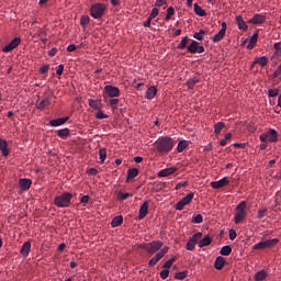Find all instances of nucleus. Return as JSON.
<instances>
[{
  "label": "nucleus",
  "mask_w": 281,
  "mask_h": 281,
  "mask_svg": "<svg viewBox=\"0 0 281 281\" xmlns=\"http://www.w3.org/2000/svg\"><path fill=\"white\" fill-rule=\"evenodd\" d=\"M175 147L173 138L169 136L161 137L156 143V149L161 154H168Z\"/></svg>",
  "instance_id": "f257e3e1"
},
{
  "label": "nucleus",
  "mask_w": 281,
  "mask_h": 281,
  "mask_svg": "<svg viewBox=\"0 0 281 281\" xmlns=\"http://www.w3.org/2000/svg\"><path fill=\"white\" fill-rule=\"evenodd\" d=\"M72 198V193L64 192L54 199V204L58 207H68L71 205Z\"/></svg>",
  "instance_id": "f03ea898"
},
{
  "label": "nucleus",
  "mask_w": 281,
  "mask_h": 281,
  "mask_svg": "<svg viewBox=\"0 0 281 281\" xmlns=\"http://www.w3.org/2000/svg\"><path fill=\"white\" fill-rule=\"evenodd\" d=\"M247 202L246 201H240L239 205L236 206L235 211V224H240L245 221L246 216H247Z\"/></svg>",
  "instance_id": "7ed1b4c3"
},
{
  "label": "nucleus",
  "mask_w": 281,
  "mask_h": 281,
  "mask_svg": "<svg viewBox=\"0 0 281 281\" xmlns=\"http://www.w3.org/2000/svg\"><path fill=\"white\" fill-rule=\"evenodd\" d=\"M105 11H106V5L104 3L98 2L91 5L90 15L93 19L98 20L104 16Z\"/></svg>",
  "instance_id": "20e7f679"
},
{
  "label": "nucleus",
  "mask_w": 281,
  "mask_h": 281,
  "mask_svg": "<svg viewBox=\"0 0 281 281\" xmlns=\"http://www.w3.org/2000/svg\"><path fill=\"white\" fill-rule=\"evenodd\" d=\"M162 246H164L162 241L154 240L151 243H147V244L140 245V248L145 249L147 251V254L154 255V254H156V251L161 249Z\"/></svg>",
  "instance_id": "39448f33"
},
{
  "label": "nucleus",
  "mask_w": 281,
  "mask_h": 281,
  "mask_svg": "<svg viewBox=\"0 0 281 281\" xmlns=\"http://www.w3.org/2000/svg\"><path fill=\"white\" fill-rule=\"evenodd\" d=\"M280 240L274 238V239H270V240H265V241H260L258 244H255L252 246L254 250H262V249H268V248H272L274 246L278 245Z\"/></svg>",
  "instance_id": "423d86ee"
},
{
  "label": "nucleus",
  "mask_w": 281,
  "mask_h": 281,
  "mask_svg": "<svg viewBox=\"0 0 281 281\" xmlns=\"http://www.w3.org/2000/svg\"><path fill=\"white\" fill-rule=\"evenodd\" d=\"M119 98L120 97V89L115 86L108 85L104 88V98Z\"/></svg>",
  "instance_id": "0eeeda50"
},
{
  "label": "nucleus",
  "mask_w": 281,
  "mask_h": 281,
  "mask_svg": "<svg viewBox=\"0 0 281 281\" xmlns=\"http://www.w3.org/2000/svg\"><path fill=\"white\" fill-rule=\"evenodd\" d=\"M193 198H194V193L193 192L188 193L187 196H184L183 199L178 201V203L176 205V210L177 211H182L186 205L191 203Z\"/></svg>",
  "instance_id": "6e6552de"
},
{
  "label": "nucleus",
  "mask_w": 281,
  "mask_h": 281,
  "mask_svg": "<svg viewBox=\"0 0 281 281\" xmlns=\"http://www.w3.org/2000/svg\"><path fill=\"white\" fill-rule=\"evenodd\" d=\"M226 32H227V23H226V22H223V23H222V29H221V31H218V32L215 34V36L212 38V41H213L214 43H218V42L223 41V38H224L225 35H226Z\"/></svg>",
  "instance_id": "1a4fd4ad"
},
{
  "label": "nucleus",
  "mask_w": 281,
  "mask_h": 281,
  "mask_svg": "<svg viewBox=\"0 0 281 281\" xmlns=\"http://www.w3.org/2000/svg\"><path fill=\"white\" fill-rule=\"evenodd\" d=\"M21 38L20 37H14L7 46L3 47L2 52L3 53H10L20 45Z\"/></svg>",
  "instance_id": "9d476101"
},
{
  "label": "nucleus",
  "mask_w": 281,
  "mask_h": 281,
  "mask_svg": "<svg viewBox=\"0 0 281 281\" xmlns=\"http://www.w3.org/2000/svg\"><path fill=\"white\" fill-rule=\"evenodd\" d=\"M149 213V202L148 201H145L143 203V205L139 207V211H138V220L142 221L144 218H146V216L148 215Z\"/></svg>",
  "instance_id": "9b49d317"
},
{
  "label": "nucleus",
  "mask_w": 281,
  "mask_h": 281,
  "mask_svg": "<svg viewBox=\"0 0 281 281\" xmlns=\"http://www.w3.org/2000/svg\"><path fill=\"white\" fill-rule=\"evenodd\" d=\"M226 186H229V180H228V178H223V179H221V180H217V181H212L211 182V187L213 188V189H221V188H224V187H226Z\"/></svg>",
  "instance_id": "f8f14e48"
},
{
  "label": "nucleus",
  "mask_w": 281,
  "mask_h": 281,
  "mask_svg": "<svg viewBox=\"0 0 281 281\" xmlns=\"http://www.w3.org/2000/svg\"><path fill=\"white\" fill-rule=\"evenodd\" d=\"M267 20V16L260 13H256L252 19L249 20L250 24L258 25L263 24Z\"/></svg>",
  "instance_id": "ddd939ff"
},
{
  "label": "nucleus",
  "mask_w": 281,
  "mask_h": 281,
  "mask_svg": "<svg viewBox=\"0 0 281 281\" xmlns=\"http://www.w3.org/2000/svg\"><path fill=\"white\" fill-rule=\"evenodd\" d=\"M8 140L4 138H0V151L2 153L3 157H8V155H10V149L8 148Z\"/></svg>",
  "instance_id": "4468645a"
},
{
  "label": "nucleus",
  "mask_w": 281,
  "mask_h": 281,
  "mask_svg": "<svg viewBox=\"0 0 281 281\" xmlns=\"http://www.w3.org/2000/svg\"><path fill=\"white\" fill-rule=\"evenodd\" d=\"M158 93V89L155 86H150L146 92H145V98L148 100H153Z\"/></svg>",
  "instance_id": "2eb2a0df"
},
{
  "label": "nucleus",
  "mask_w": 281,
  "mask_h": 281,
  "mask_svg": "<svg viewBox=\"0 0 281 281\" xmlns=\"http://www.w3.org/2000/svg\"><path fill=\"white\" fill-rule=\"evenodd\" d=\"M68 121H69V117H59V119H56V120H50L49 125L53 126V127H57V126L64 125Z\"/></svg>",
  "instance_id": "dca6fc26"
},
{
  "label": "nucleus",
  "mask_w": 281,
  "mask_h": 281,
  "mask_svg": "<svg viewBox=\"0 0 281 281\" xmlns=\"http://www.w3.org/2000/svg\"><path fill=\"white\" fill-rule=\"evenodd\" d=\"M236 24L238 25L239 30H243L244 32H247L248 25L245 22V19L243 15H236Z\"/></svg>",
  "instance_id": "f3484780"
},
{
  "label": "nucleus",
  "mask_w": 281,
  "mask_h": 281,
  "mask_svg": "<svg viewBox=\"0 0 281 281\" xmlns=\"http://www.w3.org/2000/svg\"><path fill=\"white\" fill-rule=\"evenodd\" d=\"M177 171V167H169L168 169H162L161 171L158 172V177L162 178V177H169L175 175V172Z\"/></svg>",
  "instance_id": "a211bd4d"
},
{
  "label": "nucleus",
  "mask_w": 281,
  "mask_h": 281,
  "mask_svg": "<svg viewBox=\"0 0 281 281\" xmlns=\"http://www.w3.org/2000/svg\"><path fill=\"white\" fill-rule=\"evenodd\" d=\"M259 33L255 32L251 38L249 40V44L246 46V49L251 50L258 43Z\"/></svg>",
  "instance_id": "6ab92c4d"
},
{
  "label": "nucleus",
  "mask_w": 281,
  "mask_h": 281,
  "mask_svg": "<svg viewBox=\"0 0 281 281\" xmlns=\"http://www.w3.org/2000/svg\"><path fill=\"white\" fill-rule=\"evenodd\" d=\"M31 248H32V244L30 241H25L22 245V249H21L22 257L26 258L30 255Z\"/></svg>",
  "instance_id": "aec40b11"
},
{
  "label": "nucleus",
  "mask_w": 281,
  "mask_h": 281,
  "mask_svg": "<svg viewBox=\"0 0 281 281\" xmlns=\"http://www.w3.org/2000/svg\"><path fill=\"white\" fill-rule=\"evenodd\" d=\"M52 104V100L49 98H44L37 103V110H44Z\"/></svg>",
  "instance_id": "412c9836"
},
{
  "label": "nucleus",
  "mask_w": 281,
  "mask_h": 281,
  "mask_svg": "<svg viewBox=\"0 0 281 281\" xmlns=\"http://www.w3.org/2000/svg\"><path fill=\"white\" fill-rule=\"evenodd\" d=\"M212 237L210 235L204 236L200 241H199V247L204 248L210 245H212Z\"/></svg>",
  "instance_id": "4be33fe9"
},
{
  "label": "nucleus",
  "mask_w": 281,
  "mask_h": 281,
  "mask_svg": "<svg viewBox=\"0 0 281 281\" xmlns=\"http://www.w3.org/2000/svg\"><path fill=\"white\" fill-rule=\"evenodd\" d=\"M19 186L23 191H26L31 188L32 186V180L30 179H20Z\"/></svg>",
  "instance_id": "5701e85b"
},
{
  "label": "nucleus",
  "mask_w": 281,
  "mask_h": 281,
  "mask_svg": "<svg viewBox=\"0 0 281 281\" xmlns=\"http://www.w3.org/2000/svg\"><path fill=\"white\" fill-rule=\"evenodd\" d=\"M278 133L274 128H270L267 133L268 140L271 143H276L278 140Z\"/></svg>",
  "instance_id": "b1692460"
},
{
  "label": "nucleus",
  "mask_w": 281,
  "mask_h": 281,
  "mask_svg": "<svg viewBox=\"0 0 281 281\" xmlns=\"http://www.w3.org/2000/svg\"><path fill=\"white\" fill-rule=\"evenodd\" d=\"M124 222V218L122 215H117V216H114V218L112 220V227L113 228H116V227H120Z\"/></svg>",
  "instance_id": "393cba45"
},
{
  "label": "nucleus",
  "mask_w": 281,
  "mask_h": 281,
  "mask_svg": "<svg viewBox=\"0 0 281 281\" xmlns=\"http://www.w3.org/2000/svg\"><path fill=\"white\" fill-rule=\"evenodd\" d=\"M268 277L267 270H260L255 274V281H263Z\"/></svg>",
  "instance_id": "a878e982"
},
{
  "label": "nucleus",
  "mask_w": 281,
  "mask_h": 281,
  "mask_svg": "<svg viewBox=\"0 0 281 281\" xmlns=\"http://www.w3.org/2000/svg\"><path fill=\"white\" fill-rule=\"evenodd\" d=\"M139 175V170L136 169L135 167L133 169H130L127 171V178L126 181L128 182L132 179H135Z\"/></svg>",
  "instance_id": "bb28decb"
},
{
  "label": "nucleus",
  "mask_w": 281,
  "mask_h": 281,
  "mask_svg": "<svg viewBox=\"0 0 281 281\" xmlns=\"http://www.w3.org/2000/svg\"><path fill=\"white\" fill-rule=\"evenodd\" d=\"M225 266V258L223 257H217L215 259V269H217V271H221V269H223Z\"/></svg>",
  "instance_id": "cd10ccee"
},
{
  "label": "nucleus",
  "mask_w": 281,
  "mask_h": 281,
  "mask_svg": "<svg viewBox=\"0 0 281 281\" xmlns=\"http://www.w3.org/2000/svg\"><path fill=\"white\" fill-rule=\"evenodd\" d=\"M188 146H189L188 140H186V139L179 140L178 147H177L178 153H182L183 150H186L188 148Z\"/></svg>",
  "instance_id": "c85d7f7f"
},
{
  "label": "nucleus",
  "mask_w": 281,
  "mask_h": 281,
  "mask_svg": "<svg viewBox=\"0 0 281 281\" xmlns=\"http://www.w3.org/2000/svg\"><path fill=\"white\" fill-rule=\"evenodd\" d=\"M194 12L196 15L199 16H206L207 13L205 12V10L202 9L201 5H199L198 3H194Z\"/></svg>",
  "instance_id": "c756f323"
},
{
  "label": "nucleus",
  "mask_w": 281,
  "mask_h": 281,
  "mask_svg": "<svg viewBox=\"0 0 281 281\" xmlns=\"http://www.w3.org/2000/svg\"><path fill=\"white\" fill-rule=\"evenodd\" d=\"M199 42L192 41L191 45L188 46V52L191 54H196L198 52Z\"/></svg>",
  "instance_id": "7c9ffc66"
},
{
  "label": "nucleus",
  "mask_w": 281,
  "mask_h": 281,
  "mask_svg": "<svg viewBox=\"0 0 281 281\" xmlns=\"http://www.w3.org/2000/svg\"><path fill=\"white\" fill-rule=\"evenodd\" d=\"M190 42V37L189 36H184L181 42L179 43L178 45V49L179 50H182V49H186L187 45L189 44Z\"/></svg>",
  "instance_id": "2f4dec72"
},
{
  "label": "nucleus",
  "mask_w": 281,
  "mask_h": 281,
  "mask_svg": "<svg viewBox=\"0 0 281 281\" xmlns=\"http://www.w3.org/2000/svg\"><path fill=\"white\" fill-rule=\"evenodd\" d=\"M70 134V130L69 128H61L57 131V135L61 138V139H66V137Z\"/></svg>",
  "instance_id": "473e14b6"
},
{
  "label": "nucleus",
  "mask_w": 281,
  "mask_h": 281,
  "mask_svg": "<svg viewBox=\"0 0 281 281\" xmlns=\"http://www.w3.org/2000/svg\"><path fill=\"white\" fill-rule=\"evenodd\" d=\"M256 64L261 65V67H266V65L268 64V58H267V56H262V57L257 58V59L255 60V63L252 64V67H254Z\"/></svg>",
  "instance_id": "72a5a7b5"
},
{
  "label": "nucleus",
  "mask_w": 281,
  "mask_h": 281,
  "mask_svg": "<svg viewBox=\"0 0 281 281\" xmlns=\"http://www.w3.org/2000/svg\"><path fill=\"white\" fill-rule=\"evenodd\" d=\"M160 259H162V257L159 255V252H157V254L154 256V258L149 260L148 265H149L150 267H154V266H156V265L159 262Z\"/></svg>",
  "instance_id": "f704fd0d"
},
{
  "label": "nucleus",
  "mask_w": 281,
  "mask_h": 281,
  "mask_svg": "<svg viewBox=\"0 0 281 281\" xmlns=\"http://www.w3.org/2000/svg\"><path fill=\"white\" fill-rule=\"evenodd\" d=\"M220 254L222 256H229L232 254V247L229 245L223 246V248L221 249Z\"/></svg>",
  "instance_id": "c9c22d12"
},
{
  "label": "nucleus",
  "mask_w": 281,
  "mask_h": 281,
  "mask_svg": "<svg viewBox=\"0 0 281 281\" xmlns=\"http://www.w3.org/2000/svg\"><path fill=\"white\" fill-rule=\"evenodd\" d=\"M99 159H100V164H104V161L106 159V149L105 148L99 149Z\"/></svg>",
  "instance_id": "e433bc0d"
},
{
  "label": "nucleus",
  "mask_w": 281,
  "mask_h": 281,
  "mask_svg": "<svg viewBox=\"0 0 281 281\" xmlns=\"http://www.w3.org/2000/svg\"><path fill=\"white\" fill-rule=\"evenodd\" d=\"M206 32L204 30H200V32H195L193 34V37L196 38V41L202 42L204 36H205Z\"/></svg>",
  "instance_id": "4c0bfd02"
},
{
  "label": "nucleus",
  "mask_w": 281,
  "mask_h": 281,
  "mask_svg": "<svg viewBox=\"0 0 281 281\" xmlns=\"http://www.w3.org/2000/svg\"><path fill=\"white\" fill-rule=\"evenodd\" d=\"M226 125L224 124V122H217L215 125H214V132L215 134H221V131L224 130Z\"/></svg>",
  "instance_id": "58836bf2"
},
{
  "label": "nucleus",
  "mask_w": 281,
  "mask_h": 281,
  "mask_svg": "<svg viewBox=\"0 0 281 281\" xmlns=\"http://www.w3.org/2000/svg\"><path fill=\"white\" fill-rule=\"evenodd\" d=\"M90 23V18L89 15H82V18L80 19V25L86 29L87 25H89Z\"/></svg>",
  "instance_id": "ea45409f"
},
{
  "label": "nucleus",
  "mask_w": 281,
  "mask_h": 281,
  "mask_svg": "<svg viewBox=\"0 0 281 281\" xmlns=\"http://www.w3.org/2000/svg\"><path fill=\"white\" fill-rule=\"evenodd\" d=\"M128 196H133V193H128V192H119L117 200H119V201H126V199H128Z\"/></svg>",
  "instance_id": "a19ab883"
},
{
  "label": "nucleus",
  "mask_w": 281,
  "mask_h": 281,
  "mask_svg": "<svg viewBox=\"0 0 281 281\" xmlns=\"http://www.w3.org/2000/svg\"><path fill=\"white\" fill-rule=\"evenodd\" d=\"M175 15V7H169L165 20L169 21Z\"/></svg>",
  "instance_id": "79ce46f5"
},
{
  "label": "nucleus",
  "mask_w": 281,
  "mask_h": 281,
  "mask_svg": "<svg viewBox=\"0 0 281 281\" xmlns=\"http://www.w3.org/2000/svg\"><path fill=\"white\" fill-rule=\"evenodd\" d=\"M89 105L94 110H100L101 102L98 100H90Z\"/></svg>",
  "instance_id": "37998d69"
},
{
  "label": "nucleus",
  "mask_w": 281,
  "mask_h": 281,
  "mask_svg": "<svg viewBox=\"0 0 281 281\" xmlns=\"http://www.w3.org/2000/svg\"><path fill=\"white\" fill-rule=\"evenodd\" d=\"M198 82L199 80L196 79H190L189 81L186 82V86L188 87V89H194Z\"/></svg>",
  "instance_id": "c03bdc74"
},
{
  "label": "nucleus",
  "mask_w": 281,
  "mask_h": 281,
  "mask_svg": "<svg viewBox=\"0 0 281 281\" xmlns=\"http://www.w3.org/2000/svg\"><path fill=\"white\" fill-rule=\"evenodd\" d=\"M233 134L228 133L225 135V137L221 140L220 145L222 146H226L227 143L232 139Z\"/></svg>",
  "instance_id": "a18cd8bd"
},
{
  "label": "nucleus",
  "mask_w": 281,
  "mask_h": 281,
  "mask_svg": "<svg viewBox=\"0 0 281 281\" xmlns=\"http://www.w3.org/2000/svg\"><path fill=\"white\" fill-rule=\"evenodd\" d=\"M203 221H204L203 215L198 214V215L193 216L192 223L193 224H201V223H203Z\"/></svg>",
  "instance_id": "49530a36"
},
{
  "label": "nucleus",
  "mask_w": 281,
  "mask_h": 281,
  "mask_svg": "<svg viewBox=\"0 0 281 281\" xmlns=\"http://www.w3.org/2000/svg\"><path fill=\"white\" fill-rule=\"evenodd\" d=\"M187 276H188V274H187L186 271H179V272H177V274H176V279L179 280V281H182V280H186Z\"/></svg>",
  "instance_id": "de8ad7c7"
},
{
  "label": "nucleus",
  "mask_w": 281,
  "mask_h": 281,
  "mask_svg": "<svg viewBox=\"0 0 281 281\" xmlns=\"http://www.w3.org/2000/svg\"><path fill=\"white\" fill-rule=\"evenodd\" d=\"M196 244L194 243V240H192V238L187 243L186 245V249L188 250H194L195 249Z\"/></svg>",
  "instance_id": "09e8293b"
},
{
  "label": "nucleus",
  "mask_w": 281,
  "mask_h": 281,
  "mask_svg": "<svg viewBox=\"0 0 281 281\" xmlns=\"http://www.w3.org/2000/svg\"><path fill=\"white\" fill-rule=\"evenodd\" d=\"M119 103H120V100H119V99H111V100L109 101V104H110V106H111L113 110L117 109Z\"/></svg>",
  "instance_id": "8fccbe9b"
},
{
  "label": "nucleus",
  "mask_w": 281,
  "mask_h": 281,
  "mask_svg": "<svg viewBox=\"0 0 281 281\" xmlns=\"http://www.w3.org/2000/svg\"><path fill=\"white\" fill-rule=\"evenodd\" d=\"M274 49H276L274 56H281V42H277L274 44Z\"/></svg>",
  "instance_id": "3c124183"
},
{
  "label": "nucleus",
  "mask_w": 281,
  "mask_h": 281,
  "mask_svg": "<svg viewBox=\"0 0 281 281\" xmlns=\"http://www.w3.org/2000/svg\"><path fill=\"white\" fill-rule=\"evenodd\" d=\"M170 271L167 268H164L160 272L161 280H167L169 277Z\"/></svg>",
  "instance_id": "603ef678"
},
{
  "label": "nucleus",
  "mask_w": 281,
  "mask_h": 281,
  "mask_svg": "<svg viewBox=\"0 0 281 281\" xmlns=\"http://www.w3.org/2000/svg\"><path fill=\"white\" fill-rule=\"evenodd\" d=\"M95 117L99 119V120H103V119H108L109 115H106L103 111L99 110V111L95 113Z\"/></svg>",
  "instance_id": "864d4df0"
},
{
  "label": "nucleus",
  "mask_w": 281,
  "mask_h": 281,
  "mask_svg": "<svg viewBox=\"0 0 281 281\" xmlns=\"http://www.w3.org/2000/svg\"><path fill=\"white\" fill-rule=\"evenodd\" d=\"M268 95H269V98H276V97L279 95V90L278 89H270L268 91Z\"/></svg>",
  "instance_id": "5fc2aeb1"
},
{
  "label": "nucleus",
  "mask_w": 281,
  "mask_h": 281,
  "mask_svg": "<svg viewBox=\"0 0 281 281\" xmlns=\"http://www.w3.org/2000/svg\"><path fill=\"white\" fill-rule=\"evenodd\" d=\"M203 237L202 233H195L191 239L193 240V243L196 245L198 240L201 239Z\"/></svg>",
  "instance_id": "6e6d98bb"
},
{
  "label": "nucleus",
  "mask_w": 281,
  "mask_h": 281,
  "mask_svg": "<svg viewBox=\"0 0 281 281\" xmlns=\"http://www.w3.org/2000/svg\"><path fill=\"white\" fill-rule=\"evenodd\" d=\"M159 15V10L157 9V7H155L151 11V13L149 14V18L153 20L155 18H157Z\"/></svg>",
  "instance_id": "4d7b16f0"
},
{
  "label": "nucleus",
  "mask_w": 281,
  "mask_h": 281,
  "mask_svg": "<svg viewBox=\"0 0 281 281\" xmlns=\"http://www.w3.org/2000/svg\"><path fill=\"white\" fill-rule=\"evenodd\" d=\"M266 214H267V209L259 210L258 211V218L259 220L265 218Z\"/></svg>",
  "instance_id": "13d9d810"
},
{
  "label": "nucleus",
  "mask_w": 281,
  "mask_h": 281,
  "mask_svg": "<svg viewBox=\"0 0 281 281\" xmlns=\"http://www.w3.org/2000/svg\"><path fill=\"white\" fill-rule=\"evenodd\" d=\"M236 237H237L236 231H234V228H231V231H229V239L231 240H235Z\"/></svg>",
  "instance_id": "bf43d9fd"
},
{
  "label": "nucleus",
  "mask_w": 281,
  "mask_h": 281,
  "mask_svg": "<svg viewBox=\"0 0 281 281\" xmlns=\"http://www.w3.org/2000/svg\"><path fill=\"white\" fill-rule=\"evenodd\" d=\"M168 250V246H164V248L158 254L160 255L161 258H164L167 255Z\"/></svg>",
  "instance_id": "052dcab7"
},
{
  "label": "nucleus",
  "mask_w": 281,
  "mask_h": 281,
  "mask_svg": "<svg viewBox=\"0 0 281 281\" xmlns=\"http://www.w3.org/2000/svg\"><path fill=\"white\" fill-rule=\"evenodd\" d=\"M64 70H65V66L64 65H59L57 70H56L57 76H63Z\"/></svg>",
  "instance_id": "680f3d73"
},
{
  "label": "nucleus",
  "mask_w": 281,
  "mask_h": 281,
  "mask_svg": "<svg viewBox=\"0 0 281 281\" xmlns=\"http://www.w3.org/2000/svg\"><path fill=\"white\" fill-rule=\"evenodd\" d=\"M166 0H156L155 7L161 8L162 5H166Z\"/></svg>",
  "instance_id": "e2e57ef3"
},
{
  "label": "nucleus",
  "mask_w": 281,
  "mask_h": 281,
  "mask_svg": "<svg viewBox=\"0 0 281 281\" xmlns=\"http://www.w3.org/2000/svg\"><path fill=\"white\" fill-rule=\"evenodd\" d=\"M49 71V65H44L40 68L41 74H45Z\"/></svg>",
  "instance_id": "0e129e2a"
},
{
  "label": "nucleus",
  "mask_w": 281,
  "mask_h": 281,
  "mask_svg": "<svg viewBox=\"0 0 281 281\" xmlns=\"http://www.w3.org/2000/svg\"><path fill=\"white\" fill-rule=\"evenodd\" d=\"M280 76H281V65L279 66L277 71L273 72L272 78L276 79V78H279Z\"/></svg>",
  "instance_id": "69168bd1"
},
{
  "label": "nucleus",
  "mask_w": 281,
  "mask_h": 281,
  "mask_svg": "<svg viewBox=\"0 0 281 281\" xmlns=\"http://www.w3.org/2000/svg\"><path fill=\"white\" fill-rule=\"evenodd\" d=\"M187 186H188L187 181L178 182L176 190H180L181 188L187 187Z\"/></svg>",
  "instance_id": "338daca9"
},
{
  "label": "nucleus",
  "mask_w": 281,
  "mask_h": 281,
  "mask_svg": "<svg viewBox=\"0 0 281 281\" xmlns=\"http://www.w3.org/2000/svg\"><path fill=\"white\" fill-rule=\"evenodd\" d=\"M78 49V47L76 46V45H74V44H71V45H69L68 47H67V52L68 53H72V52H75V50H77Z\"/></svg>",
  "instance_id": "774afa93"
}]
</instances>
